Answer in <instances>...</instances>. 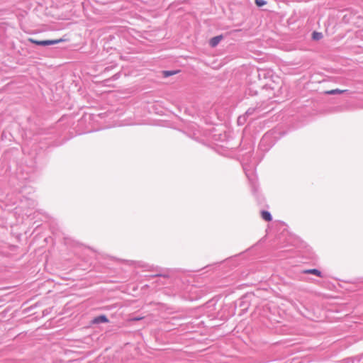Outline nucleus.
Here are the masks:
<instances>
[{"label":"nucleus","mask_w":363,"mask_h":363,"mask_svg":"<svg viewBox=\"0 0 363 363\" xmlns=\"http://www.w3.org/2000/svg\"><path fill=\"white\" fill-rule=\"evenodd\" d=\"M261 216L263 220H264L265 221H271L272 220V216L270 213V212L267 211H261Z\"/></svg>","instance_id":"7"},{"label":"nucleus","mask_w":363,"mask_h":363,"mask_svg":"<svg viewBox=\"0 0 363 363\" xmlns=\"http://www.w3.org/2000/svg\"><path fill=\"white\" fill-rule=\"evenodd\" d=\"M29 40L32 43L37 45H40V46H48V45H56L62 41V39L45 40H34V39H29Z\"/></svg>","instance_id":"2"},{"label":"nucleus","mask_w":363,"mask_h":363,"mask_svg":"<svg viewBox=\"0 0 363 363\" xmlns=\"http://www.w3.org/2000/svg\"><path fill=\"white\" fill-rule=\"evenodd\" d=\"M223 39V35H217L213 38H212L209 41V45L212 48L216 47L218 43L220 42V40Z\"/></svg>","instance_id":"4"},{"label":"nucleus","mask_w":363,"mask_h":363,"mask_svg":"<svg viewBox=\"0 0 363 363\" xmlns=\"http://www.w3.org/2000/svg\"><path fill=\"white\" fill-rule=\"evenodd\" d=\"M255 4L257 6L261 7L267 4L264 0H255Z\"/></svg>","instance_id":"14"},{"label":"nucleus","mask_w":363,"mask_h":363,"mask_svg":"<svg viewBox=\"0 0 363 363\" xmlns=\"http://www.w3.org/2000/svg\"><path fill=\"white\" fill-rule=\"evenodd\" d=\"M155 271L157 273L153 275V277H169L168 274L162 273V269L160 268L157 267Z\"/></svg>","instance_id":"9"},{"label":"nucleus","mask_w":363,"mask_h":363,"mask_svg":"<svg viewBox=\"0 0 363 363\" xmlns=\"http://www.w3.org/2000/svg\"><path fill=\"white\" fill-rule=\"evenodd\" d=\"M143 318L142 317H135V318H133L132 320H134V321H138V320H141Z\"/></svg>","instance_id":"16"},{"label":"nucleus","mask_w":363,"mask_h":363,"mask_svg":"<svg viewBox=\"0 0 363 363\" xmlns=\"http://www.w3.org/2000/svg\"><path fill=\"white\" fill-rule=\"evenodd\" d=\"M243 169L245 171V175L249 179V182L251 184L252 191L253 194H256L257 191V176L255 174V167L250 166L247 164H242Z\"/></svg>","instance_id":"1"},{"label":"nucleus","mask_w":363,"mask_h":363,"mask_svg":"<svg viewBox=\"0 0 363 363\" xmlns=\"http://www.w3.org/2000/svg\"><path fill=\"white\" fill-rule=\"evenodd\" d=\"M322 37H323V35L321 33L316 32V31H314L313 33V38L314 40H320V38H322Z\"/></svg>","instance_id":"12"},{"label":"nucleus","mask_w":363,"mask_h":363,"mask_svg":"<svg viewBox=\"0 0 363 363\" xmlns=\"http://www.w3.org/2000/svg\"><path fill=\"white\" fill-rule=\"evenodd\" d=\"M177 72H178V71H169V70L163 71V76L164 77H167L174 75V74H176Z\"/></svg>","instance_id":"11"},{"label":"nucleus","mask_w":363,"mask_h":363,"mask_svg":"<svg viewBox=\"0 0 363 363\" xmlns=\"http://www.w3.org/2000/svg\"><path fill=\"white\" fill-rule=\"evenodd\" d=\"M247 118L248 117L246 116L245 114L243 116H239L238 118V125H244V123L246 122Z\"/></svg>","instance_id":"10"},{"label":"nucleus","mask_w":363,"mask_h":363,"mask_svg":"<svg viewBox=\"0 0 363 363\" xmlns=\"http://www.w3.org/2000/svg\"><path fill=\"white\" fill-rule=\"evenodd\" d=\"M258 110H259V108H257V107H250L246 111L245 115L249 118L250 116H252Z\"/></svg>","instance_id":"8"},{"label":"nucleus","mask_w":363,"mask_h":363,"mask_svg":"<svg viewBox=\"0 0 363 363\" xmlns=\"http://www.w3.org/2000/svg\"><path fill=\"white\" fill-rule=\"evenodd\" d=\"M108 319L105 315H100L96 316L93 320V323L99 324V323H108Z\"/></svg>","instance_id":"3"},{"label":"nucleus","mask_w":363,"mask_h":363,"mask_svg":"<svg viewBox=\"0 0 363 363\" xmlns=\"http://www.w3.org/2000/svg\"><path fill=\"white\" fill-rule=\"evenodd\" d=\"M344 91H343V90L336 89H332L330 91H327V94L332 95V94H341V93H343Z\"/></svg>","instance_id":"13"},{"label":"nucleus","mask_w":363,"mask_h":363,"mask_svg":"<svg viewBox=\"0 0 363 363\" xmlns=\"http://www.w3.org/2000/svg\"><path fill=\"white\" fill-rule=\"evenodd\" d=\"M303 273L304 274H311L316 275L318 277H323L322 272L319 269H306V270L303 271Z\"/></svg>","instance_id":"6"},{"label":"nucleus","mask_w":363,"mask_h":363,"mask_svg":"<svg viewBox=\"0 0 363 363\" xmlns=\"http://www.w3.org/2000/svg\"><path fill=\"white\" fill-rule=\"evenodd\" d=\"M270 140H271V135H270L269 134H268V133L264 134V135H263V137L262 138L261 141H260V143H259V147H260V148H262V147H263L265 144H267V143H269V142H270Z\"/></svg>","instance_id":"5"},{"label":"nucleus","mask_w":363,"mask_h":363,"mask_svg":"<svg viewBox=\"0 0 363 363\" xmlns=\"http://www.w3.org/2000/svg\"><path fill=\"white\" fill-rule=\"evenodd\" d=\"M354 363H363V354L360 357H354Z\"/></svg>","instance_id":"15"}]
</instances>
